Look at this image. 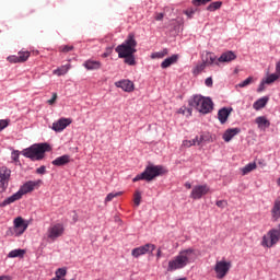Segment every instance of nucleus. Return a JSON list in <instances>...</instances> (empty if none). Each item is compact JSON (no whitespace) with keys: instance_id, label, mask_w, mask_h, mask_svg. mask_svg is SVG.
Returning <instances> with one entry per match:
<instances>
[{"instance_id":"43","label":"nucleus","mask_w":280,"mask_h":280,"mask_svg":"<svg viewBox=\"0 0 280 280\" xmlns=\"http://www.w3.org/2000/svg\"><path fill=\"white\" fill-rule=\"evenodd\" d=\"M228 205L229 202H226V200L217 201V207H219L220 209H224Z\"/></svg>"},{"instance_id":"33","label":"nucleus","mask_w":280,"mask_h":280,"mask_svg":"<svg viewBox=\"0 0 280 280\" xmlns=\"http://www.w3.org/2000/svg\"><path fill=\"white\" fill-rule=\"evenodd\" d=\"M167 54H168V51H167V49L165 48V49H163V50H161V51L153 52V54L151 55V58H153V59H155V58H165V56H167Z\"/></svg>"},{"instance_id":"58","label":"nucleus","mask_w":280,"mask_h":280,"mask_svg":"<svg viewBox=\"0 0 280 280\" xmlns=\"http://www.w3.org/2000/svg\"><path fill=\"white\" fill-rule=\"evenodd\" d=\"M187 112L189 113V115H191V109L188 108Z\"/></svg>"},{"instance_id":"55","label":"nucleus","mask_w":280,"mask_h":280,"mask_svg":"<svg viewBox=\"0 0 280 280\" xmlns=\"http://www.w3.org/2000/svg\"><path fill=\"white\" fill-rule=\"evenodd\" d=\"M186 189H191V185L189 183L185 184Z\"/></svg>"},{"instance_id":"36","label":"nucleus","mask_w":280,"mask_h":280,"mask_svg":"<svg viewBox=\"0 0 280 280\" xmlns=\"http://www.w3.org/2000/svg\"><path fill=\"white\" fill-rule=\"evenodd\" d=\"M279 80V74H270L267 77L265 84H272V82H277Z\"/></svg>"},{"instance_id":"44","label":"nucleus","mask_w":280,"mask_h":280,"mask_svg":"<svg viewBox=\"0 0 280 280\" xmlns=\"http://www.w3.org/2000/svg\"><path fill=\"white\" fill-rule=\"evenodd\" d=\"M56 100H58V94L57 93H52V97L50 100H48V104L50 106L56 104Z\"/></svg>"},{"instance_id":"8","label":"nucleus","mask_w":280,"mask_h":280,"mask_svg":"<svg viewBox=\"0 0 280 280\" xmlns=\"http://www.w3.org/2000/svg\"><path fill=\"white\" fill-rule=\"evenodd\" d=\"M231 261L226 260H218L214 265V272H215V278L219 280L224 279L226 275H229V271L231 270Z\"/></svg>"},{"instance_id":"47","label":"nucleus","mask_w":280,"mask_h":280,"mask_svg":"<svg viewBox=\"0 0 280 280\" xmlns=\"http://www.w3.org/2000/svg\"><path fill=\"white\" fill-rule=\"evenodd\" d=\"M184 13L186 14V16H188V19H191L194 16V14H196V11H194V10H186Z\"/></svg>"},{"instance_id":"26","label":"nucleus","mask_w":280,"mask_h":280,"mask_svg":"<svg viewBox=\"0 0 280 280\" xmlns=\"http://www.w3.org/2000/svg\"><path fill=\"white\" fill-rule=\"evenodd\" d=\"M202 143V138H194L192 140H184L183 145L184 148H191V145H200Z\"/></svg>"},{"instance_id":"15","label":"nucleus","mask_w":280,"mask_h":280,"mask_svg":"<svg viewBox=\"0 0 280 280\" xmlns=\"http://www.w3.org/2000/svg\"><path fill=\"white\" fill-rule=\"evenodd\" d=\"M71 118H60L59 120L52 124V130H55V132H62L65 128L71 126Z\"/></svg>"},{"instance_id":"19","label":"nucleus","mask_w":280,"mask_h":280,"mask_svg":"<svg viewBox=\"0 0 280 280\" xmlns=\"http://www.w3.org/2000/svg\"><path fill=\"white\" fill-rule=\"evenodd\" d=\"M83 67L88 71H97V69H102V62L90 59V60L84 61Z\"/></svg>"},{"instance_id":"39","label":"nucleus","mask_w":280,"mask_h":280,"mask_svg":"<svg viewBox=\"0 0 280 280\" xmlns=\"http://www.w3.org/2000/svg\"><path fill=\"white\" fill-rule=\"evenodd\" d=\"M59 51H61V54H69V51H73V46H69V45L60 46Z\"/></svg>"},{"instance_id":"45","label":"nucleus","mask_w":280,"mask_h":280,"mask_svg":"<svg viewBox=\"0 0 280 280\" xmlns=\"http://www.w3.org/2000/svg\"><path fill=\"white\" fill-rule=\"evenodd\" d=\"M46 173H47V167H45L44 165L36 170V174H46Z\"/></svg>"},{"instance_id":"24","label":"nucleus","mask_w":280,"mask_h":280,"mask_svg":"<svg viewBox=\"0 0 280 280\" xmlns=\"http://www.w3.org/2000/svg\"><path fill=\"white\" fill-rule=\"evenodd\" d=\"M271 218L273 222H277L280 218V199H277L273 203V207L271 209Z\"/></svg>"},{"instance_id":"53","label":"nucleus","mask_w":280,"mask_h":280,"mask_svg":"<svg viewBox=\"0 0 280 280\" xmlns=\"http://www.w3.org/2000/svg\"><path fill=\"white\" fill-rule=\"evenodd\" d=\"M276 71L277 73H280V60L276 65Z\"/></svg>"},{"instance_id":"14","label":"nucleus","mask_w":280,"mask_h":280,"mask_svg":"<svg viewBox=\"0 0 280 280\" xmlns=\"http://www.w3.org/2000/svg\"><path fill=\"white\" fill-rule=\"evenodd\" d=\"M31 52L30 51H19L18 56L12 55L7 58V60L13 65H16L19 62H27L30 59Z\"/></svg>"},{"instance_id":"9","label":"nucleus","mask_w":280,"mask_h":280,"mask_svg":"<svg viewBox=\"0 0 280 280\" xmlns=\"http://www.w3.org/2000/svg\"><path fill=\"white\" fill-rule=\"evenodd\" d=\"M65 235V225L61 223L52 224L47 230V238L50 242H56L58 237H62Z\"/></svg>"},{"instance_id":"17","label":"nucleus","mask_w":280,"mask_h":280,"mask_svg":"<svg viewBox=\"0 0 280 280\" xmlns=\"http://www.w3.org/2000/svg\"><path fill=\"white\" fill-rule=\"evenodd\" d=\"M233 113V108L223 107L218 112V119L220 124H226L229 116Z\"/></svg>"},{"instance_id":"22","label":"nucleus","mask_w":280,"mask_h":280,"mask_svg":"<svg viewBox=\"0 0 280 280\" xmlns=\"http://www.w3.org/2000/svg\"><path fill=\"white\" fill-rule=\"evenodd\" d=\"M178 62V55H172L171 57L166 58L162 63L161 68L162 69H167L172 67V65H176Z\"/></svg>"},{"instance_id":"30","label":"nucleus","mask_w":280,"mask_h":280,"mask_svg":"<svg viewBox=\"0 0 280 280\" xmlns=\"http://www.w3.org/2000/svg\"><path fill=\"white\" fill-rule=\"evenodd\" d=\"M220 8H222V1H215L210 3L207 7L208 12H215V10H220Z\"/></svg>"},{"instance_id":"32","label":"nucleus","mask_w":280,"mask_h":280,"mask_svg":"<svg viewBox=\"0 0 280 280\" xmlns=\"http://www.w3.org/2000/svg\"><path fill=\"white\" fill-rule=\"evenodd\" d=\"M125 58V65H129V67H135V65H137V60L135 59V55H129V56H126V57H122Z\"/></svg>"},{"instance_id":"6","label":"nucleus","mask_w":280,"mask_h":280,"mask_svg":"<svg viewBox=\"0 0 280 280\" xmlns=\"http://www.w3.org/2000/svg\"><path fill=\"white\" fill-rule=\"evenodd\" d=\"M189 104L192 108H196V110L202 113V115H207L213 110V101L202 95H195Z\"/></svg>"},{"instance_id":"12","label":"nucleus","mask_w":280,"mask_h":280,"mask_svg":"<svg viewBox=\"0 0 280 280\" xmlns=\"http://www.w3.org/2000/svg\"><path fill=\"white\" fill-rule=\"evenodd\" d=\"M14 228V235L15 237H19L21 235H23L25 233V231H27V222H25V220L22 217H18L14 219L13 221Z\"/></svg>"},{"instance_id":"2","label":"nucleus","mask_w":280,"mask_h":280,"mask_svg":"<svg viewBox=\"0 0 280 280\" xmlns=\"http://www.w3.org/2000/svg\"><path fill=\"white\" fill-rule=\"evenodd\" d=\"M43 180L38 179L36 182L28 180L26 182L18 192L13 194L11 197L4 199L0 203V208L8 207V205H12L13 202H16V200H21L25 194H30L36 189V187H40V184Z\"/></svg>"},{"instance_id":"52","label":"nucleus","mask_w":280,"mask_h":280,"mask_svg":"<svg viewBox=\"0 0 280 280\" xmlns=\"http://www.w3.org/2000/svg\"><path fill=\"white\" fill-rule=\"evenodd\" d=\"M162 256H163V252L161 250V248H159L156 253V259H159Z\"/></svg>"},{"instance_id":"49","label":"nucleus","mask_w":280,"mask_h":280,"mask_svg":"<svg viewBox=\"0 0 280 280\" xmlns=\"http://www.w3.org/2000/svg\"><path fill=\"white\" fill-rule=\"evenodd\" d=\"M110 54H113V48L109 47L106 49V52L103 54V58H108Z\"/></svg>"},{"instance_id":"56","label":"nucleus","mask_w":280,"mask_h":280,"mask_svg":"<svg viewBox=\"0 0 280 280\" xmlns=\"http://www.w3.org/2000/svg\"><path fill=\"white\" fill-rule=\"evenodd\" d=\"M73 222H78V213H74V215H73Z\"/></svg>"},{"instance_id":"35","label":"nucleus","mask_w":280,"mask_h":280,"mask_svg":"<svg viewBox=\"0 0 280 280\" xmlns=\"http://www.w3.org/2000/svg\"><path fill=\"white\" fill-rule=\"evenodd\" d=\"M121 191H118V192H109L106 198H105V202H110L113 201L114 198H117L118 196H121Z\"/></svg>"},{"instance_id":"7","label":"nucleus","mask_w":280,"mask_h":280,"mask_svg":"<svg viewBox=\"0 0 280 280\" xmlns=\"http://www.w3.org/2000/svg\"><path fill=\"white\" fill-rule=\"evenodd\" d=\"M280 240V224L278 229H271L267 234L262 236L261 246L264 248H272Z\"/></svg>"},{"instance_id":"29","label":"nucleus","mask_w":280,"mask_h":280,"mask_svg":"<svg viewBox=\"0 0 280 280\" xmlns=\"http://www.w3.org/2000/svg\"><path fill=\"white\" fill-rule=\"evenodd\" d=\"M217 58L218 57L215 56V54L207 52L203 61L209 66V65H213L215 62Z\"/></svg>"},{"instance_id":"40","label":"nucleus","mask_w":280,"mask_h":280,"mask_svg":"<svg viewBox=\"0 0 280 280\" xmlns=\"http://www.w3.org/2000/svg\"><path fill=\"white\" fill-rule=\"evenodd\" d=\"M57 279H60L61 277H67V269L66 268H59L56 271Z\"/></svg>"},{"instance_id":"10","label":"nucleus","mask_w":280,"mask_h":280,"mask_svg":"<svg viewBox=\"0 0 280 280\" xmlns=\"http://www.w3.org/2000/svg\"><path fill=\"white\" fill-rule=\"evenodd\" d=\"M10 176H12V171L7 166L0 167V194H3L8 186L10 185Z\"/></svg>"},{"instance_id":"31","label":"nucleus","mask_w":280,"mask_h":280,"mask_svg":"<svg viewBox=\"0 0 280 280\" xmlns=\"http://www.w3.org/2000/svg\"><path fill=\"white\" fill-rule=\"evenodd\" d=\"M70 69V66H61L60 68L54 70L55 75H65Z\"/></svg>"},{"instance_id":"4","label":"nucleus","mask_w":280,"mask_h":280,"mask_svg":"<svg viewBox=\"0 0 280 280\" xmlns=\"http://www.w3.org/2000/svg\"><path fill=\"white\" fill-rule=\"evenodd\" d=\"M167 171L162 165H148L141 174H138L132 182L137 183L139 180H147L150 183V180H154L156 176H163V174H166Z\"/></svg>"},{"instance_id":"23","label":"nucleus","mask_w":280,"mask_h":280,"mask_svg":"<svg viewBox=\"0 0 280 280\" xmlns=\"http://www.w3.org/2000/svg\"><path fill=\"white\" fill-rule=\"evenodd\" d=\"M255 124H257L260 130H265V128H270V120L266 119V116H259L255 119Z\"/></svg>"},{"instance_id":"1","label":"nucleus","mask_w":280,"mask_h":280,"mask_svg":"<svg viewBox=\"0 0 280 280\" xmlns=\"http://www.w3.org/2000/svg\"><path fill=\"white\" fill-rule=\"evenodd\" d=\"M196 249H183L178 253V255L168 261L167 271L174 272L175 270H183V268H186V266H189V264H194V261H196Z\"/></svg>"},{"instance_id":"38","label":"nucleus","mask_w":280,"mask_h":280,"mask_svg":"<svg viewBox=\"0 0 280 280\" xmlns=\"http://www.w3.org/2000/svg\"><path fill=\"white\" fill-rule=\"evenodd\" d=\"M207 63L205 61H202V63L198 65L195 70L194 73H200L202 71H205V69H207Z\"/></svg>"},{"instance_id":"18","label":"nucleus","mask_w":280,"mask_h":280,"mask_svg":"<svg viewBox=\"0 0 280 280\" xmlns=\"http://www.w3.org/2000/svg\"><path fill=\"white\" fill-rule=\"evenodd\" d=\"M69 163H71V155L68 154L58 156L51 162V164L55 165L56 167H62V165H67Z\"/></svg>"},{"instance_id":"28","label":"nucleus","mask_w":280,"mask_h":280,"mask_svg":"<svg viewBox=\"0 0 280 280\" xmlns=\"http://www.w3.org/2000/svg\"><path fill=\"white\" fill-rule=\"evenodd\" d=\"M25 249H13L8 254V257L14 259L15 257H24Z\"/></svg>"},{"instance_id":"11","label":"nucleus","mask_w":280,"mask_h":280,"mask_svg":"<svg viewBox=\"0 0 280 280\" xmlns=\"http://www.w3.org/2000/svg\"><path fill=\"white\" fill-rule=\"evenodd\" d=\"M156 249V245L152 243H148L145 245H142L140 247H136L131 250L132 257L139 258L141 255H148V253H154Z\"/></svg>"},{"instance_id":"3","label":"nucleus","mask_w":280,"mask_h":280,"mask_svg":"<svg viewBox=\"0 0 280 280\" xmlns=\"http://www.w3.org/2000/svg\"><path fill=\"white\" fill-rule=\"evenodd\" d=\"M51 147L48 143L33 144L22 151L23 156L31 161H43L45 152H49Z\"/></svg>"},{"instance_id":"46","label":"nucleus","mask_w":280,"mask_h":280,"mask_svg":"<svg viewBox=\"0 0 280 280\" xmlns=\"http://www.w3.org/2000/svg\"><path fill=\"white\" fill-rule=\"evenodd\" d=\"M205 84L209 88L213 86V79L211 77L207 78Z\"/></svg>"},{"instance_id":"54","label":"nucleus","mask_w":280,"mask_h":280,"mask_svg":"<svg viewBox=\"0 0 280 280\" xmlns=\"http://www.w3.org/2000/svg\"><path fill=\"white\" fill-rule=\"evenodd\" d=\"M0 280H10V277H8V276H0Z\"/></svg>"},{"instance_id":"20","label":"nucleus","mask_w":280,"mask_h":280,"mask_svg":"<svg viewBox=\"0 0 280 280\" xmlns=\"http://www.w3.org/2000/svg\"><path fill=\"white\" fill-rule=\"evenodd\" d=\"M242 132V129L240 128H231L225 130V132L223 133V140L229 143V141H231V139H233V137H236V135H240Z\"/></svg>"},{"instance_id":"51","label":"nucleus","mask_w":280,"mask_h":280,"mask_svg":"<svg viewBox=\"0 0 280 280\" xmlns=\"http://www.w3.org/2000/svg\"><path fill=\"white\" fill-rule=\"evenodd\" d=\"M264 89H265V82H261L258 90H257L258 93H261V91H264Z\"/></svg>"},{"instance_id":"41","label":"nucleus","mask_w":280,"mask_h":280,"mask_svg":"<svg viewBox=\"0 0 280 280\" xmlns=\"http://www.w3.org/2000/svg\"><path fill=\"white\" fill-rule=\"evenodd\" d=\"M212 0H192V4L196 7L207 5V3L211 2Z\"/></svg>"},{"instance_id":"16","label":"nucleus","mask_w":280,"mask_h":280,"mask_svg":"<svg viewBox=\"0 0 280 280\" xmlns=\"http://www.w3.org/2000/svg\"><path fill=\"white\" fill-rule=\"evenodd\" d=\"M117 89H122L126 93H132L135 91V83L130 80H121L115 83Z\"/></svg>"},{"instance_id":"34","label":"nucleus","mask_w":280,"mask_h":280,"mask_svg":"<svg viewBox=\"0 0 280 280\" xmlns=\"http://www.w3.org/2000/svg\"><path fill=\"white\" fill-rule=\"evenodd\" d=\"M133 203L136 207H139L141 205V191L136 190L133 194Z\"/></svg>"},{"instance_id":"37","label":"nucleus","mask_w":280,"mask_h":280,"mask_svg":"<svg viewBox=\"0 0 280 280\" xmlns=\"http://www.w3.org/2000/svg\"><path fill=\"white\" fill-rule=\"evenodd\" d=\"M253 83V77H249L247 79H245L244 81H242L241 83L237 84V86L240 89H244L245 86H248V84Z\"/></svg>"},{"instance_id":"50","label":"nucleus","mask_w":280,"mask_h":280,"mask_svg":"<svg viewBox=\"0 0 280 280\" xmlns=\"http://www.w3.org/2000/svg\"><path fill=\"white\" fill-rule=\"evenodd\" d=\"M12 159H13V161H15V163L19 162V151H14L12 153Z\"/></svg>"},{"instance_id":"27","label":"nucleus","mask_w":280,"mask_h":280,"mask_svg":"<svg viewBox=\"0 0 280 280\" xmlns=\"http://www.w3.org/2000/svg\"><path fill=\"white\" fill-rule=\"evenodd\" d=\"M257 170V163H248L243 168H241L243 176H246V174H250V172Z\"/></svg>"},{"instance_id":"57","label":"nucleus","mask_w":280,"mask_h":280,"mask_svg":"<svg viewBox=\"0 0 280 280\" xmlns=\"http://www.w3.org/2000/svg\"><path fill=\"white\" fill-rule=\"evenodd\" d=\"M277 185H278V187H280V177L277 180Z\"/></svg>"},{"instance_id":"13","label":"nucleus","mask_w":280,"mask_h":280,"mask_svg":"<svg viewBox=\"0 0 280 280\" xmlns=\"http://www.w3.org/2000/svg\"><path fill=\"white\" fill-rule=\"evenodd\" d=\"M208 192H209L208 185H197V186H194L190 192V198H192V200H200V198H202V196H207Z\"/></svg>"},{"instance_id":"25","label":"nucleus","mask_w":280,"mask_h":280,"mask_svg":"<svg viewBox=\"0 0 280 280\" xmlns=\"http://www.w3.org/2000/svg\"><path fill=\"white\" fill-rule=\"evenodd\" d=\"M268 96H264L259 100H257L254 104H253V108L255 110H261V108H266V104H268Z\"/></svg>"},{"instance_id":"21","label":"nucleus","mask_w":280,"mask_h":280,"mask_svg":"<svg viewBox=\"0 0 280 280\" xmlns=\"http://www.w3.org/2000/svg\"><path fill=\"white\" fill-rule=\"evenodd\" d=\"M235 58H237V56L235 55V52L228 50L225 52H223L220 57H219V62H232V60H235Z\"/></svg>"},{"instance_id":"5","label":"nucleus","mask_w":280,"mask_h":280,"mask_svg":"<svg viewBox=\"0 0 280 280\" xmlns=\"http://www.w3.org/2000/svg\"><path fill=\"white\" fill-rule=\"evenodd\" d=\"M118 58H126V56H135L137 54V39L135 35H129L127 39L115 48Z\"/></svg>"},{"instance_id":"42","label":"nucleus","mask_w":280,"mask_h":280,"mask_svg":"<svg viewBox=\"0 0 280 280\" xmlns=\"http://www.w3.org/2000/svg\"><path fill=\"white\" fill-rule=\"evenodd\" d=\"M9 125H10V121H8L5 119H1L0 120V132H1V130H4V128H8Z\"/></svg>"},{"instance_id":"48","label":"nucleus","mask_w":280,"mask_h":280,"mask_svg":"<svg viewBox=\"0 0 280 280\" xmlns=\"http://www.w3.org/2000/svg\"><path fill=\"white\" fill-rule=\"evenodd\" d=\"M164 16H165V13H156L154 19L155 21H163Z\"/></svg>"}]
</instances>
